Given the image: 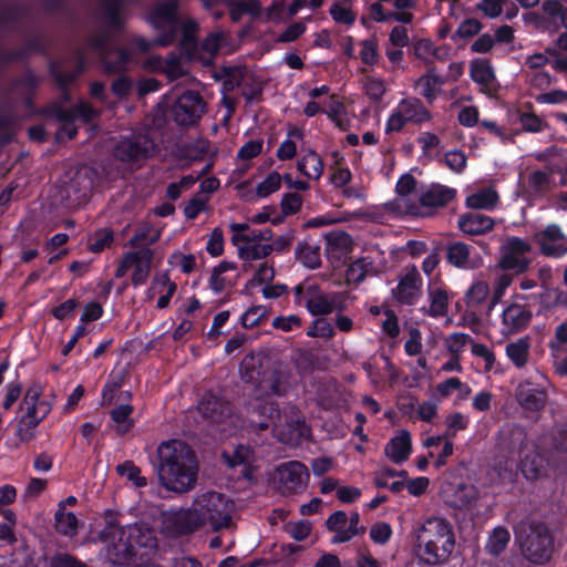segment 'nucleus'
I'll return each mask as SVG.
<instances>
[{"mask_svg": "<svg viewBox=\"0 0 567 567\" xmlns=\"http://www.w3.org/2000/svg\"><path fill=\"white\" fill-rule=\"evenodd\" d=\"M158 453V480L163 487L177 494L193 489L197 483L198 463L192 449L182 441L162 443Z\"/></svg>", "mask_w": 567, "mask_h": 567, "instance_id": "f257e3e1", "label": "nucleus"}, {"mask_svg": "<svg viewBox=\"0 0 567 567\" xmlns=\"http://www.w3.org/2000/svg\"><path fill=\"white\" fill-rule=\"evenodd\" d=\"M102 14L107 30H102L89 37L86 40L87 47L101 53L105 73H122L126 71L131 61V53L125 48L111 45L112 35L110 31L120 33L125 28L123 0H104Z\"/></svg>", "mask_w": 567, "mask_h": 567, "instance_id": "f03ea898", "label": "nucleus"}, {"mask_svg": "<svg viewBox=\"0 0 567 567\" xmlns=\"http://www.w3.org/2000/svg\"><path fill=\"white\" fill-rule=\"evenodd\" d=\"M414 551L426 565L445 563L455 547L451 523L441 516H429L414 528Z\"/></svg>", "mask_w": 567, "mask_h": 567, "instance_id": "7ed1b4c3", "label": "nucleus"}, {"mask_svg": "<svg viewBox=\"0 0 567 567\" xmlns=\"http://www.w3.org/2000/svg\"><path fill=\"white\" fill-rule=\"evenodd\" d=\"M106 555L113 564H123L135 555L137 547H153L155 538L152 532L142 525L133 524L122 527L107 524L101 535Z\"/></svg>", "mask_w": 567, "mask_h": 567, "instance_id": "20e7f679", "label": "nucleus"}, {"mask_svg": "<svg viewBox=\"0 0 567 567\" xmlns=\"http://www.w3.org/2000/svg\"><path fill=\"white\" fill-rule=\"evenodd\" d=\"M251 425L265 430L274 423L275 436L285 444L297 445L309 435V427L298 415L282 420L274 402H264L257 398L251 403Z\"/></svg>", "mask_w": 567, "mask_h": 567, "instance_id": "39448f33", "label": "nucleus"}, {"mask_svg": "<svg viewBox=\"0 0 567 567\" xmlns=\"http://www.w3.org/2000/svg\"><path fill=\"white\" fill-rule=\"evenodd\" d=\"M190 509L197 528L208 526L212 530L218 532L233 525L235 505L221 493L207 491L197 494Z\"/></svg>", "mask_w": 567, "mask_h": 567, "instance_id": "423d86ee", "label": "nucleus"}, {"mask_svg": "<svg viewBox=\"0 0 567 567\" xmlns=\"http://www.w3.org/2000/svg\"><path fill=\"white\" fill-rule=\"evenodd\" d=\"M516 542L523 556L532 563L543 564L550 558L553 537L542 523H522L516 529Z\"/></svg>", "mask_w": 567, "mask_h": 567, "instance_id": "0eeeda50", "label": "nucleus"}, {"mask_svg": "<svg viewBox=\"0 0 567 567\" xmlns=\"http://www.w3.org/2000/svg\"><path fill=\"white\" fill-rule=\"evenodd\" d=\"M179 9V0H159L150 8L146 18L147 22L157 31L168 27L166 31L161 32L155 38L157 47H169L176 41L178 25L181 24Z\"/></svg>", "mask_w": 567, "mask_h": 567, "instance_id": "6e6552de", "label": "nucleus"}, {"mask_svg": "<svg viewBox=\"0 0 567 567\" xmlns=\"http://www.w3.org/2000/svg\"><path fill=\"white\" fill-rule=\"evenodd\" d=\"M154 141L146 134L121 137L113 150L115 159L126 164H140L153 156Z\"/></svg>", "mask_w": 567, "mask_h": 567, "instance_id": "1a4fd4ad", "label": "nucleus"}, {"mask_svg": "<svg viewBox=\"0 0 567 567\" xmlns=\"http://www.w3.org/2000/svg\"><path fill=\"white\" fill-rule=\"evenodd\" d=\"M206 110L203 96L196 91H186L171 107L172 120L182 127H190L199 122Z\"/></svg>", "mask_w": 567, "mask_h": 567, "instance_id": "9d476101", "label": "nucleus"}, {"mask_svg": "<svg viewBox=\"0 0 567 567\" xmlns=\"http://www.w3.org/2000/svg\"><path fill=\"white\" fill-rule=\"evenodd\" d=\"M274 481L282 494H296L306 488L309 471L301 462H286L276 468Z\"/></svg>", "mask_w": 567, "mask_h": 567, "instance_id": "9b49d317", "label": "nucleus"}, {"mask_svg": "<svg viewBox=\"0 0 567 567\" xmlns=\"http://www.w3.org/2000/svg\"><path fill=\"white\" fill-rule=\"evenodd\" d=\"M295 301L298 305L303 303V286L298 285L295 287ZM305 306L308 311L313 316L329 315L334 310L343 308L342 296L340 293H322L310 286L307 288V298Z\"/></svg>", "mask_w": 567, "mask_h": 567, "instance_id": "f8f14e48", "label": "nucleus"}, {"mask_svg": "<svg viewBox=\"0 0 567 567\" xmlns=\"http://www.w3.org/2000/svg\"><path fill=\"white\" fill-rule=\"evenodd\" d=\"M152 259L151 250H131L124 256L115 271V276L122 278L131 271L133 285H142L148 278Z\"/></svg>", "mask_w": 567, "mask_h": 567, "instance_id": "ddd939ff", "label": "nucleus"}, {"mask_svg": "<svg viewBox=\"0 0 567 567\" xmlns=\"http://www.w3.org/2000/svg\"><path fill=\"white\" fill-rule=\"evenodd\" d=\"M42 396V388L40 384L31 385L23 398L22 410V425L35 429L39 423L47 417L51 411V403Z\"/></svg>", "mask_w": 567, "mask_h": 567, "instance_id": "4468645a", "label": "nucleus"}, {"mask_svg": "<svg viewBox=\"0 0 567 567\" xmlns=\"http://www.w3.org/2000/svg\"><path fill=\"white\" fill-rule=\"evenodd\" d=\"M229 229L231 244L237 248H274L271 244L262 243L272 237V231L269 228L258 230L246 223H231Z\"/></svg>", "mask_w": 567, "mask_h": 567, "instance_id": "2eb2a0df", "label": "nucleus"}, {"mask_svg": "<svg viewBox=\"0 0 567 567\" xmlns=\"http://www.w3.org/2000/svg\"><path fill=\"white\" fill-rule=\"evenodd\" d=\"M423 293V280L416 268L406 269L400 277L395 288L392 289L393 298L401 305L416 303Z\"/></svg>", "mask_w": 567, "mask_h": 567, "instance_id": "dca6fc26", "label": "nucleus"}, {"mask_svg": "<svg viewBox=\"0 0 567 567\" xmlns=\"http://www.w3.org/2000/svg\"><path fill=\"white\" fill-rule=\"evenodd\" d=\"M162 527L169 535H182L198 529L190 508L164 512L162 514Z\"/></svg>", "mask_w": 567, "mask_h": 567, "instance_id": "f3484780", "label": "nucleus"}, {"mask_svg": "<svg viewBox=\"0 0 567 567\" xmlns=\"http://www.w3.org/2000/svg\"><path fill=\"white\" fill-rule=\"evenodd\" d=\"M289 388L288 374L285 371H269L262 374V378L258 381V388L256 390L255 398L249 402V412L250 417L252 416L251 403L258 398L259 400L266 402H272L269 399H262L261 394H274V395H282L286 393Z\"/></svg>", "mask_w": 567, "mask_h": 567, "instance_id": "a211bd4d", "label": "nucleus"}, {"mask_svg": "<svg viewBox=\"0 0 567 567\" xmlns=\"http://www.w3.org/2000/svg\"><path fill=\"white\" fill-rule=\"evenodd\" d=\"M532 317V311L524 305L512 303L507 306L502 312V332L511 334L526 329Z\"/></svg>", "mask_w": 567, "mask_h": 567, "instance_id": "6ab92c4d", "label": "nucleus"}, {"mask_svg": "<svg viewBox=\"0 0 567 567\" xmlns=\"http://www.w3.org/2000/svg\"><path fill=\"white\" fill-rule=\"evenodd\" d=\"M396 109L408 123L420 125L432 120V113L417 97H406L400 100Z\"/></svg>", "mask_w": 567, "mask_h": 567, "instance_id": "aec40b11", "label": "nucleus"}, {"mask_svg": "<svg viewBox=\"0 0 567 567\" xmlns=\"http://www.w3.org/2000/svg\"><path fill=\"white\" fill-rule=\"evenodd\" d=\"M494 220L480 212H470L458 218L460 229L467 235H483L493 229Z\"/></svg>", "mask_w": 567, "mask_h": 567, "instance_id": "412c9836", "label": "nucleus"}, {"mask_svg": "<svg viewBox=\"0 0 567 567\" xmlns=\"http://www.w3.org/2000/svg\"><path fill=\"white\" fill-rule=\"evenodd\" d=\"M93 178L89 175V172H76L73 178H71L69 186L66 187L68 198L76 202L81 205L86 203L93 189Z\"/></svg>", "mask_w": 567, "mask_h": 567, "instance_id": "4be33fe9", "label": "nucleus"}, {"mask_svg": "<svg viewBox=\"0 0 567 567\" xmlns=\"http://www.w3.org/2000/svg\"><path fill=\"white\" fill-rule=\"evenodd\" d=\"M517 400L524 409L539 411L545 406L547 393L543 389L525 382L517 388Z\"/></svg>", "mask_w": 567, "mask_h": 567, "instance_id": "5701e85b", "label": "nucleus"}, {"mask_svg": "<svg viewBox=\"0 0 567 567\" xmlns=\"http://www.w3.org/2000/svg\"><path fill=\"white\" fill-rule=\"evenodd\" d=\"M455 196L456 190L454 188L441 184H432L421 194L420 204L424 207H444L451 203Z\"/></svg>", "mask_w": 567, "mask_h": 567, "instance_id": "b1692460", "label": "nucleus"}, {"mask_svg": "<svg viewBox=\"0 0 567 567\" xmlns=\"http://www.w3.org/2000/svg\"><path fill=\"white\" fill-rule=\"evenodd\" d=\"M530 347V338L527 336L520 337L505 346V354L515 368L523 369L529 361Z\"/></svg>", "mask_w": 567, "mask_h": 567, "instance_id": "393cba45", "label": "nucleus"}, {"mask_svg": "<svg viewBox=\"0 0 567 567\" xmlns=\"http://www.w3.org/2000/svg\"><path fill=\"white\" fill-rule=\"evenodd\" d=\"M385 454L396 464L408 460L411 454V434L405 430L400 431L386 444Z\"/></svg>", "mask_w": 567, "mask_h": 567, "instance_id": "a878e982", "label": "nucleus"}, {"mask_svg": "<svg viewBox=\"0 0 567 567\" xmlns=\"http://www.w3.org/2000/svg\"><path fill=\"white\" fill-rule=\"evenodd\" d=\"M327 528L333 533L332 544H341L353 538V533L348 528V515L343 511L331 514L327 522Z\"/></svg>", "mask_w": 567, "mask_h": 567, "instance_id": "bb28decb", "label": "nucleus"}, {"mask_svg": "<svg viewBox=\"0 0 567 567\" xmlns=\"http://www.w3.org/2000/svg\"><path fill=\"white\" fill-rule=\"evenodd\" d=\"M176 292V284L171 281L168 276L166 274L157 275L153 281L152 286L150 288V295L151 297L158 295L157 299V308L158 309H165L169 305L171 298Z\"/></svg>", "mask_w": 567, "mask_h": 567, "instance_id": "cd10ccee", "label": "nucleus"}, {"mask_svg": "<svg viewBox=\"0 0 567 567\" xmlns=\"http://www.w3.org/2000/svg\"><path fill=\"white\" fill-rule=\"evenodd\" d=\"M435 66L427 68L426 72L421 75L416 82V86H422L420 94L432 104L440 92L441 85L444 84V78L435 73Z\"/></svg>", "mask_w": 567, "mask_h": 567, "instance_id": "c85d7f7f", "label": "nucleus"}, {"mask_svg": "<svg viewBox=\"0 0 567 567\" xmlns=\"http://www.w3.org/2000/svg\"><path fill=\"white\" fill-rule=\"evenodd\" d=\"M539 248H567V239L560 227L556 224L548 225L534 236Z\"/></svg>", "mask_w": 567, "mask_h": 567, "instance_id": "c756f323", "label": "nucleus"}, {"mask_svg": "<svg viewBox=\"0 0 567 567\" xmlns=\"http://www.w3.org/2000/svg\"><path fill=\"white\" fill-rule=\"evenodd\" d=\"M478 501V491L474 485L460 484L451 495L450 505L460 509L472 508Z\"/></svg>", "mask_w": 567, "mask_h": 567, "instance_id": "7c9ffc66", "label": "nucleus"}, {"mask_svg": "<svg viewBox=\"0 0 567 567\" xmlns=\"http://www.w3.org/2000/svg\"><path fill=\"white\" fill-rule=\"evenodd\" d=\"M298 171L308 178L319 179L323 173L321 156L313 150H309L297 164Z\"/></svg>", "mask_w": 567, "mask_h": 567, "instance_id": "2f4dec72", "label": "nucleus"}, {"mask_svg": "<svg viewBox=\"0 0 567 567\" xmlns=\"http://www.w3.org/2000/svg\"><path fill=\"white\" fill-rule=\"evenodd\" d=\"M447 259L462 269H475L483 265V258L477 250H447Z\"/></svg>", "mask_w": 567, "mask_h": 567, "instance_id": "473e14b6", "label": "nucleus"}, {"mask_svg": "<svg viewBox=\"0 0 567 567\" xmlns=\"http://www.w3.org/2000/svg\"><path fill=\"white\" fill-rule=\"evenodd\" d=\"M499 196L493 187L483 188L466 197V205L473 209H493Z\"/></svg>", "mask_w": 567, "mask_h": 567, "instance_id": "72a5a7b5", "label": "nucleus"}, {"mask_svg": "<svg viewBox=\"0 0 567 567\" xmlns=\"http://www.w3.org/2000/svg\"><path fill=\"white\" fill-rule=\"evenodd\" d=\"M55 528L66 535L74 536L78 533L79 519L72 512L64 511V502L59 503L58 511L55 512Z\"/></svg>", "mask_w": 567, "mask_h": 567, "instance_id": "f704fd0d", "label": "nucleus"}, {"mask_svg": "<svg viewBox=\"0 0 567 567\" xmlns=\"http://www.w3.org/2000/svg\"><path fill=\"white\" fill-rule=\"evenodd\" d=\"M470 75L475 83L482 85H488L495 78L491 61L480 58L471 61Z\"/></svg>", "mask_w": 567, "mask_h": 567, "instance_id": "c9c22d12", "label": "nucleus"}, {"mask_svg": "<svg viewBox=\"0 0 567 567\" xmlns=\"http://www.w3.org/2000/svg\"><path fill=\"white\" fill-rule=\"evenodd\" d=\"M530 264L525 256L524 250H508L498 261V267L503 270H512L516 274L524 272Z\"/></svg>", "mask_w": 567, "mask_h": 567, "instance_id": "e433bc0d", "label": "nucleus"}, {"mask_svg": "<svg viewBox=\"0 0 567 567\" xmlns=\"http://www.w3.org/2000/svg\"><path fill=\"white\" fill-rule=\"evenodd\" d=\"M133 406L128 403H120L111 411V417L115 430L124 434L134 425L132 419Z\"/></svg>", "mask_w": 567, "mask_h": 567, "instance_id": "4c0bfd02", "label": "nucleus"}, {"mask_svg": "<svg viewBox=\"0 0 567 567\" xmlns=\"http://www.w3.org/2000/svg\"><path fill=\"white\" fill-rule=\"evenodd\" d=\"M197 410L206 417L214 421L221 420L224 413L228 410L225 402L214 395L205 396L197 406Z\"/></svg>", "mask_w": 567, "mask_h": 567, "instance_id": "58836bf2", "label": "nucleus"}, {"mask_svg": "<svg viewBox=\"0 0 567 567\" xmlns=\"http://www.w3.org/2000/svg\"><path fill=\"white\" fill-rule=\"evenodd\" d=\"M76 55V65L73 71H64L62 69V64L60 61L51 60L48 63V68L55 69V74L60 76H64L65 79H69L70 82L75 83L79 76L85 71L86 69V62H85V54L82 49H78L75 51Z\"/></svg>", "mask_w": 567, "mask_h": 567, "instance_id": "ea45409f", "label": "nucleus"}, {"mask_svg": "<svg viewBox=\"0 0 567 567\" xmlns=\"http://www.w3.org/2000/svg\"><path fill=\"white\" fill-rule=\"evenodd\" d=\"M42 114L47 117L54 118L62 123V125L74 124L76 121L74 107L65 109L59 102H52L51 104L42 109Z\"/></svg>", "mask_w": 567, "mask_h": 567, "instance_id": "a19ab883", "label": "nucleus"}, {"mask_svg": "<svg viewBox=\"0 0 567 567\" xmlns=\"http://www.w3.org/2000/svg\"><path fill=\"white\" fill-rule=\"evenodd\" d=\"M302 206V197L298 193H286L280 202L281 212L275 216V223H284L287 216L297 214Z\"/></svg>", "mask_w": 567, "mask_h": 567, "instance_id": "79ce46f5", "label": "nucleus"}, {"mask_svg": "<svg viewBox=\"0 0 567 567\" xmlns=\"http://www.w3.org/2000/svg\"><path fill=\"white\" fill-rule=\"evenodd\" d=\"M429 298L430 308L427 310V313L432 317L444 316L446 313L449 305V297L446 291L442 290L441 288H435L433 290H430Z\"/></svg>", "mask_w": 567, "mask_h": 567, "instance_id": "37998d69", "label": "nucleus"}, {"mask_svg": "<svg viewBox=\"0 0 567 567\" xmlns=\"http://www.w3.org/2000/svg\"><path fill=\"white\" fill-rule=\"evenodd\" d=\"M509 539L511 534L506 528L496 527L488 538L486 549L492 555H498L507 547Z\"/></svg>", "mask_w": 567, "mask_h": 567, "instance_id": "c03bdc74", "label": "nucleus"}, {"mask_svg": "<svg viewBox=\"0 0 567 567\" xmlns=\"http://www.w3.org/2000/svg\"><path fill=\"white\" fill-rule=\"evenodd\" d=\"M27 13L22 3L14 2L3 7L0 11V25L17 24L22 21Z\"/></svg>", "mask_w": 567, "mask_h": 567, "instance_id": "a18cd8bd", "label": "nucleus"}, {"mask_svg": "<svg viewBox=\"0 0 567 567\" xmlns=\"http://www.w3.org/2000/svg\"><path fill=\"white\" fill-rule=\"evenodd\" d=\"M40 84V78L30 69L27 68L24 72L12 80L13 87H25L30 95L29 102H32L31 95H33Z\"/></svg>", "mask_w": 567, "mask_h": 567, "instance_id": "49530a36", "label": "nucleus"}, {"mask_svg": "<svg viewBox=\"0 0 567 567\" xmlns=\"http://www.w3.org/2000/svg\"><path fill=\"white\" fill-rule=\"evenodd\" d=\"M489 293V286L485 281H475L465 295L468 306H477L484 302Z\"/></svg>", "mask_w": 567, "mask_h": 567, "instance_id": "de8ad7c7", "label": "nucleus"}, {"mask_svg": "<svg viewBox=\"0 0 567 567\" xmlns=\"http://www.w3.org/2000/svg\"><path fill=\"white\" fill-rule=\"evenodd\" d=\"M281 186V176L277 172H272L260 182L256 187V194L260 198L268 197L269 195L277 192Z\"/></svg>", "mask_w": 567, "mask_h": 567, "instance_id": "09e8293b", "label": "nucleus"}, {"mask_svg": "<svg viewBox=\"0 0 567 567\" xmlns=\"http://www.w3.org/2000/svg\"><path fill=\"white\" fill-rule=\"evenodd\" d=\"M260 360L255 355H246L240 364V377L245 382H255L260 375Z\"/></svg>", "mask_w": 567, "mask_h": 567, "instance_id": "8fccbe9b", "label": "nucleus"}, {"mask_svg": "<svg viewBox=\"0 0 567 567\" xmlns=\"http://www.w3.org/2000/svg\"><path fill=\"white\" fill-rule=\"evenodd\" d=\"M178 30H181L182 39L181 43L184 47H195L197 43V32H198V23L194 19H187L183 21L181 19V24L178 25Z\"/></svg>", "mask_w": 567, "mask_h": 567, "instance_id": "3c124183", "label": "nucleus"}, {"mask_svg": "<svg viewBox=\"0 0 567 567\" xmlns=\"http://www.w3.org/2000/svg\"><path fill=\"white\" fill-rule=\"evenodd\" d=\"M446 431L445 436L454 437L458 431H463L468 426L470 420L466 415L454 412L446 416Z\"/></svg>", "mask_w": 567, "mask_h": 567, "instance_id": "603ef678", "label": "nucleus"}, {"mask_svg": "<svg viewBox=\"0 0 567 567\" xmlns=\"http://www.w3.org/2000/svg\"><path fill=\"white\" fill-rule=\"evenodd\" d=\"M454 390H458L463 396H467L471 392V389L468 385L461 382L458 378H450L436 385L437 393L446 398L449 396Z\"/></svg>", "mask_w": 567, "mask_h": 567, "instance_id": "864d4df0", "label": "nucleus"}, {"mask_svg": "<svg viewBox=\"0 0 567 567\" xmlns=\"http://www.w3.org/2000/svg\"><path fill=\"white\" fill-rule=\"evenodd\" d=\"M329 13L334 22L341 23L344 25H352L355 22V13L350 9L347 8L339 2H334L330 9Z\"/></svg>", "mask_w": 567, "mask_h": 567, "instance_id": "5fc2aeb1", "label": "nucleus"}, {"mask_svg": "<svg viewBox=\"0 0 567 567\" xmlns=\"http://www.w3.org/2000/svg\"><path fill=\"white\" fill-rule=\"evenodd\" d=\"M364 92L371 101L380 102L386 92V86L382 79L368 78L364 83Z\"/></svg>", "mask_w": 567, "mask_h": 567, "instance_id": "6e6d98bb", "label": "nucleus"}, {"mask_svg": "<svg viewBox=\"0 0 567 567\" xmlns=\"http://www.w3.org/2000/svg\"><path fill=\"white\" fill-rule=\"evenodd\" d=\"M468 342H472L471 337L462 332L452 333L444 341L446 349L451 354H453V357H458L465 344Z\"/></svg>", "mask_w": 567, "mask_h": 567, "instance_id": "4d7b16f0", "label": "nucleus"}, {"mask_svg": "<svg viewBox=\"0 0 567 567\" xmlns=\"http://www.w3.org/2000/svg\"><path fill=\"white\" fill-rule=\"evenodd\" d=\"M48 72H49V75L53 79V81L55 82L58 89L61 92V94H60L61 102L60 103L62 104V103H70V102H72L71 86L74 83L70 82V80L65 79L64 76H60V75L55 74L54 66L53 68H48Z\"/></svg>", "mask_w": 567, "mask_h": 567, "instance_id": "13d9d810", "label": "nucleus"}, {"mask_svg": "<svg viewBox=\"0 0 567 567\" xmlns=\"http://www.w3.org/2000/svg\"><path fill=\"white\" fill-rule=\"evenodd\" d=\"M518 118L523 130L526 132L538 133L546 126V123L535 113L522 112Z\"/></svg>", "mask_w": 567, "mask_h": 567, "instance_id": "bf43d9fd", "label": "nucleus"}, {"mask_svg": "<svg viewBox=\"0 0 567 567\" xmlns=\"http://www.w3.org/2000/svg\"><path fill=\"white\" fill-rule=\"evenodd\" d=\"M117 473L122 476H126L137 487L146 485V478L141 476V470L135 466L132 462H125L117 466Z\"/></svg>", "mask_w": 567, "mask_h": 567, "instance_id": "052dcab7", "label": "nucleus"}, {"mask_svg": "<svg viewBox=\"0 0 567 567\" xmlns=\"http://www.w3.org/2000/svg\"><path fill=\"white\" fill-rule=\"evenodd\" d=\"M522 473L528 480H534L539 476L542 468V461L538 455H527L522 462Z\"/></svg>", "mask_w": 567, "mask_h": 567, "instance_id": "680f3d73", "label": "nucleus"}, {"mask_svg": "<svg viewBox=\"0 0 567 567\" xmlns=\"http://www.w3.org/2000/svg\"><path fill=\"white\" fill-rule=\"evenodd\" d=\"M392 536V528L385 522H378L370 528V537L375 544L384 545Z\"/></svg>", "mask_w": 567, "mask_h": 567, "instance_id": "e2e57ef3", "label": "nucleus"}, {"mask_svg": "<svg viewBox=\"0 0 567 567\" xmlns=\"http://www.w3.org/2000/svg\"><path fill=\"white\" fill-rule=\"evenodd\" d=\"M267 317V309L262 306H256L248 309L241 316V323L246 328H251L261 322Z\"/></svg>", "mask_w": 567, "mask_h": 567, "instance_id": "0e129e2a", "label": "nucleus"}, {"mask_svg": "<svg viewBox=\"0 0 567 567\" xmlns=\"http://www.w3.org/2000/svg\"><path fill=\"white\" fill-rule=\"evenodd\" d=\"M327 248H349L351 237L342 230H332L324 235Z\"/></svg>", "mask_w": 567, "mask_h": 567, "instance_id": "69168bd1", "label": "nucleus"}, {"mask_svg": "<svg viewBox=\"0 0 567 567\" xmlns=\"http://www.w3.org/2000/svg\"><path fill=\"white\" fill-rule=\"evenodd\" d=\"M262 145V140H250L239 148L237 157L243 161L252 159L261 153Z\"/></svg>", "mask_w": 567, "mask_h": 567, "instance_id": "338daca9", "label": "nucleus"}, {"mask_svg": "<svg viewBox=\"0 0 567 567\" xmlns=\"http://www.w3.org/2000/svg\"><path fill=\"white\" fill-rule=\"evenodd\" d=\"M446 166L455 173H462L467 163V158L462 151H451L445 154Z\"/></svg>", "mask_w": 567, "mask_h": 567, "instance_id": "774afa93", "label": "nucleus"}]
</instances>
